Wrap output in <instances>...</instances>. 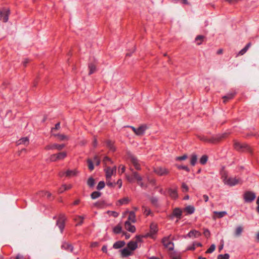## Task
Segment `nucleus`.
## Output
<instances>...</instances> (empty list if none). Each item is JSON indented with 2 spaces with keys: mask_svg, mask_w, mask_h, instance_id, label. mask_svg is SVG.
<instances>
[{
  "mask_svg": "<svg viewBox=\"0 0 259 259\" xmlns=\"http://www.w3.org/2000/svg\"><path fill=\"white\" fill-rule=\"evenodd\" d=\"M227 135V134L226 133H224L223 134L216 135L210 138L204 136H198V138L202 141L215 144L220 142L223 139L226 138Z\"/></svg>",
  "mask_w": 259,
  "mask_h": 259,
  "instance_id": "f257e3e1",
  "label": "nucleus"
},
{
  "mask_svg": "<svg viewBox=\"0 0 259 259\" xmlns=\"http://www.w3.org/2000/svg\"><path fill=\"white\" fill-rule=\"evenodd\" d=\"M233 147L234 149L239 152H250L251 150L250 147L246 143H241L235 140L233 141Z\"/></svg>",
  "mask_w": 259,
  "mask_h": 259,
  "instance_id": "f03ea898",
  "label": "nucleus"
},
{
  "mask_svg": "<svg viewBox=\"0 0 259 259\" xmlns=\"http://www.w3.org/2000/svg\"><path fill=\"white\" fill-rule=\"evenodd\" d=\"M255 193L250 191H245L243 195L244 201L245 203L252 202L255 199Z\"/></svg>",
  "mask_w": 259,
  "mask_h": 259,
  "instance_id": "7ed1b4c3",
  "label": "nucleus"
},
{
  "mask_svg": "<svg viewBox=\"0 0 259 259\" xmlns=\"http://www.w3.org/2000/svg\"><path fill=\"white\" fill-rule=\"evenodd\" d=\"M66 218L64 214L61 213L58 216V219L56 222V226H57L61 233H63L64 227H65V222L66 221Z\"/></svg>",
  "mask_w": 259,
  "mask_h": 259,
  "instance_id": "20e7f679",
  "label": "nucleus"
},
{
  "mask_svg": "<svg viewBox=\"0 0 259 259\" xmlns=\"http://www.w3.org/2000/svg\"><path fill=\"white\" fill-rule=\"evenodd\" d=\"M176 217L178 219L177 222L182 219V210L179 207L175 208L171 214L168 215V218L170 220H173Z\"/></svg>",
  "mask_w": 259,
  "mask_h": 259,
  "instance_id": "39448f33",
  "label": "nucleus"
},
{
  "mask_svg": "<svg viewBox=\"0 0 259 259\" xmlns=\"http://www.w3.org/2000/svg\"><path fill=\"white\" fill-rule=\"evenodd\" d=\"M170 235L163 237L161 240V242L163 246L168 248L169 250H173L174 249V244L172 242L169 241Z\"/></svg>",
  "mask_w": 259,
  "mask_h": 259,
  "instance_id": "423d86ee",
  "label": "nucleus"
},
{
  "mask_svg": "<svg viewBox=\"0 0 259 259\" xmlns=\"http://www.w3.org/2000/svg\"><path fill=\"white\" fill-rule=\"evenodd\" d=\"M10 14V10L9 9L3 8L0 10V20L3 22H7L8 21Z\"/></svg>",
  "mask_w": 259,
  "mask_h": 259,
  "instance_id": "0eeeda50",
  "label": "nucleus"
},
{
  "mask_svg": "<svg viewBox=\"0 0 259 259\" xmlns=\"http://www.w3.org/2000/svg\"><path fill=\"white\" fill-rule=\"evenodd\" d=\"M128 158L130 159L131 162L135 167V169L138 170H141V165L139 163V161L137 158L131 153H128Z\"/></svg>",
  "mask_w": 259,
  "mask_h": 259,
  "instance_id": "6e6552de",
  "label": "nucleus"
},
{
  "mask_svg": "<svg viewBox=\"0 0 259 259\" xmlns=\"http://www.w3.org/2000/svg\"><path fill=\"white\" fill-rule=\"evenodd\" d=\"M201 236V233L199 231L196 230H191L187 234L184 236V238H198Z\"/></svg>",
  "mask_w": 259,
  "mask_h": 259,
  "instance_id": "1a4fd4ad",
  "label": "nucleus"
},
{
  "mask_svg": "<svg viewBox=\"0 0 259 259\" xmlns=\"http://www.w3.org/2000/svg\"><path fill=\"white\" fill-rule=\"evenodd\" d=\"M65 145L63 144H53L47 145L45 149L47 150H53V149H57L59 151L61 150L63 148L65 147Z\"/></svg>",
  "mask_w": 259,
  "mask_h": 259,
  "instance_id": "9d476101",
  "label": "nucleus"
},
{
  "mask_svg": "<svg viewBox=\"0 0 259 259\" xmlns=\"http://www.w3.org/2000/svg\"><path fill=\"white\" fill-rule=\"evenodd\" d=\"M116 167L114 166L112 168H111L110 167H108L105 169V173H106V180H109L111 179V176L113 175L114 172H116Z\"/></svg>",
  "mask_w": 259,
  "mask_h": 259,
  "instance_id": "9b49d317",
  "label": "nucleus"
},
{
  "mask_svg": "<svg viewBox=\"0 0 259 259\" xmlns=\"http://www.w3.org/2000/svg\"><path fill=\"white\" fill-rule=\"evenodd\" d=\"M236 95V92L235 91H231L228 93L226 95L224 96L222 98L223 99V102L226 103L229 100H231L234 98Z\"/></svg>",
  "mask_w": 259,
  "mask_h": 259,
  "instance_id": "f8f14e48",
  "label": "nucleus"
},
{
  "mask_svg": "<svg viewBox=\"0 0 259 259\" xmlns=\"http://www.w3.org/2000/svg\"><path fill=\"white\" fill-rule=\"evenodd\" d=\"M155 172L160 176H165L169 174V170L164 167H159L156 168L154 170Z\"/></svg>",
  "mask_w": 259,
  "mask_h": 259,
  "instance_id": "ddd939ff",
  "label": "nucleus"
},
{
  "mask_svg": "<svg viewBox=\"0 0 259 259\" xmlns=\"http://www.w3.org/2000/svg\"><path fill=\"white\" fill-rule=\"evenodd\" d=\"M148 127L146 124L140 125L138 128H137L136 135L137 136H142L145 134V132Z\"/></svg>",
  "mask_w": 259,
  "mask_h": 259,
  "instance_id": "4468645a",
  "label": "nucleus"
},
{
  "mask_svg": "<svg viewBox=\"0 0 259 259\" xmlns=\"http://www.w3.org/2000/svg\"><path fill=\"white\" fill-rule=\"evenodd\" d=\"M61 248L71 252L73 250V246L71 243L64 241L61 245Z\"/></svg>",
  "mask_w": 259,
  "mask_h": 259,
  "instance_id": "2eb2a0df",
  "label": "nucleus"
},
{
  "mask_svg": "<svg viewBox=\"0 0 259 259\" xmlns=\"http://www.w3.org/2000/svg\"><path fill=\"white\" fill-rule=\"evenodd\" d=\"M124 226L126 230L131 233H135L136 231L135 226L132 225L130 221H125Z\"/></svg>",
  "mask_w": 259,
  "mask_h": 259,
  "instance_id": "dca6fc26",
  "label": "nucleus"
},
{
  "mask_svg": "<svg viewBox=\"0 0 259 259\" xmlns=\"http://www.w3.org/2000/svg\"><path fill=\"white\" fill-rule=\"evenodd\" d=\"M120 251L121 252V256L123 258L127 257L133 254L132 251H131L127 247L120 250Z\"/></svg>",
  "mask_w": 259,
  "mask_h": 259,
  "instance_id": "f3484780",
  "label": "nucleus"
},
{
  "mask_svg": "<svg viewBox=\"0 0 259 259\" xmlns=\"http://www.w3.org/2000/svg\"><path fill=\"white\" fill-rule=\"evenodd\" d=\"M77 171L75 169L74 170H67L65 172L60 173V176L62 177L64 175H65L67 177H70L72 176H75L77 175Z\"/></svg>",
  "mask_w": 259,
  "mask_h": 259,
  "instance_id": "a211bd4d",
  "label": "nucleus"
},
{
  "mask_svg": "<svg viewBox=\"0 0 259 259\" xmlns=\"http://www.w3.org/2000/svg\"><path fill=\"white\" fill-rule=\"evenodd\" d=\"M239 183L238 180L236 178H229L227 181L225 182V185H227L229 186H234L237 185Z\"/></svg>",
  "mask_w": 259,
  "mask_h": 259,
  "instance_id": "6ab92c4d",
  "label": "nucleus"
},
{
  "mask_svg": "<svg viewBox=\"0 0 259 259\" xmlns=\"http://www.w3.org/2000/svg\"><path fill=\"white\" fill-rule=\"evenodd\" d=\"M94 205L98 208H103L106 207L108 205L107 204L105 200H100L98 201L95 202L94 204Z\"/></svg>",
  "mask_w": 259,
  "mask_h": 259,
  "instance_id": "aec40b11",
  "label": "nucleus"
},
{
  "mask_svg": "<svg viewBox=\"0 0 259 259\" xmlns=\"http://www.w3.org/2000/svg\"><path fill=\"white\" fill-rule=\"evenodd\" d=\"M168 193L171 198L176 200L178 197V194L177 189H172L169 188L168 189Z\"/></svg>",
  "mask_w": 259,
  "mask_h": 259,
  "instance_id": "412c9836",
  "label": "nucleus"
},
{
  "mask_svg": "<svg viewBox=\"0 0 259 259\" xmlns=\"http://www.w3.org/2000/svg\"><path fill=\"white\" fill-rule=\"evenodd\" d=\"M127 247L132 251H134L138 248L137 241H130L127 244Z\"/></svg>",
  "mask_w": 259,
  "mask_h": 259,
  "instance_id": "4be33fe9",
  "label": "nucleus"
},
{
  "mask_svg": "<svg viewBox=\"0 0 259 259\" xmlns=\"http://www.w3.org/2000/svg\"><path fill=\"white\" fill-rule=\"evenodd\" d=\"M106 145L110 151L112 152L115 151L116 148L114 145V142L111 140H108L106 141Z\"/></svg>",
  "mask_w": 259,
  "mask_h": 259,
  "instance_id": "5701e85b",
  "label": "nucleus"
},
{
  "mask_svg": "<svg viewBox=\"0 0 259 259\" xmlns=\"http://www.w3.org/2000/svg\"><path fill=\"white\" fill-rule=\"evenodd\" d=\"M125 244L124 241H118L115 242L113 245V248L114 249H119L123 247Z\"/></svg>",
  "mask_w": 259,
  "mask_h": 259,
  "instance_id": "b1692460",
  "label": "nucleus"
},
{
  "mask_svg": "<svg viewBox=\"0 0 259 259\" xmlns=\"http://www.w3.org/2000/svg\"><path fill=\"white\" fill-rule=\"evenodd\" d=\"M89 69V75H91L96 71V65L93 63H90L88 64Z\"/></svg>",
  "mask_w": 259,
  "mask_h": 259,
  "instance_id": "393cba45",
  "label": "nucleus"
},
{
  "mask_svg": "<svg viewBox=\"0 0 259 259\" xmlns=\"http://www.w3.org/2000/svg\"><path fill=\"white\" fill-rule=\"evenodd\" d=\"M131 170L132 171V176L134 180H137L138 182H141L142 180V178L140 176L139 174L134 170L133 168H130Z\"/></svg>",
  "mask_w": 259,
  "mask_h": 259,
  "instance_id": "a878e982",
  "label": "nucleus"
},
{
  "mask_svg": "<svg viewBox=\"0 0 259 259\" xmlns=\"http://www.w3.org/2000/svg\"><path fill=\"white\" fill-rule=\"evenodd\" d=\"M126 221H130L131 223H133L136 222V214L134 211H130L128 219Z\"/></svg>",
  "mask_w": 259,
  "mask_h": 259,
  "instance_id": "bb28decb",
  "label": "nucleus"
},
{
  "mask_svg": "<svg viewBox=\"0 0 259 259\" xmlns=\"http://www.w3.org/2000/svg\"><path fill=\"white\" fill-rule=\"evenodd\" d=\"M251 42H248V44H247L244 47V48H243L238 52L237 56H241L244 55L247 51L249 47L251 46Z\"/></svg>",
  "mask_w": 259,
  "mask_h": 259,
  "instance_id": "cd10ccee",
  "label": "nucleus"
},
{
  "mask_svg": "<svg viewBox=\"0 0 259 259\" xmlns=\"http://www.w3.org/2000/svg\"><path fill=\"white\" fill-rule=\"evenodd\" d=\"M184 210L186 211L188 214H191L194 212L195 208L192 205H188L184 209Z\"/></svg>",
  "mask_w": 259,
  "mask_h": 259,
  "instance_id": "c85d7f7f",
  "label": "nucleus"
},
{
  "mask_svg": "<svg viewBox=\"0 0 259 259\" xmlns=\"http://www.w3.org/2000/svg\"><path fill=\"white\" fill-rule=\"evenodd\" d=\"M150 232L153 235L156 234L158 232L157 226L156 224L152 223L150 226Z\"/></svg>",
  "mask_w": 259,
  "mask_h": 259,
  "instance_id": "c756f323",
  "label": "nucleus"
},
{
  "mask_svg": "<svg viewBox=\"0 0 259 259\" xmlns=\"http://www.w3.org/2000/svg\"><path fill=\"white\" fill-rule=\"evenodd\" d=\"M204 38L205 36L204 35H199L196 37L195 41L197 45L199 46L202 43Z\"/></svg>",
  "mask_w": 259,
  "mask_h": 259,
  "instance_id": "7c9ffc66",
  "label": "nucleus"
},
{
  "mask_svg": "<svg viewBox=\"0 0 259 259\" xmlns=\"http://www.w3.org/2000/svg\"><path fill=\"white\" fill-rule=\"evenodd\" d=\"M197 161V155L195 153H193L191 155V157H190L191 165L192 166H194L196 164Z\"/></svg>",
  "mask_w": 259,
  "mask_h": 259,
  "instance_id": "2f4dec72",
  "label": "nucleus"
},
{
  "mask_svg": "<svg viewBox=\"0 0 259 259\" xmlns=\"http://www.w3.org/2000/svg\"><path fill=\"white\" fill-rule=\"evenodd\" d=\"M113 232L115 234H119L122 232V227L120 224L117 225L113 228Z\"/></svg>",
  "mask_w": 259,
  "mask_h": 259,
  "instance_id": "473e14b6",
  "label": "nucleus"
},
{
  "mask_svg": "<svg viewBox=\"0 0 259 259\" xmlns=\"http://www.w3.org/2000/svg\"><path fill=\"white\" fill-rule=\"evenodd\" d=\"M84 219V217L83 216L77 215L75 219L74 220L76 221H78V222L77 223L76 226H80L83 223V220Z\"/></svg>",
  "mask_w": 259,
  "mask_h": 259,
  "instance_id": "72a5a7b5",
  "label": "nucleus"
},
{
  "mask_svg": "<svg viewBox=\"0 0 259 259\" xmlns=\"http://www.w3.org/2000/svg\"><path fill=\"white\" fill-rule=\"evenodd\" d=\"M58 160H63L67 156L66 152L63 151L57 153Z\"/></svg>",
  "mask_w": 259,
  "mask_h": 259,
  "instance_id": "f704fd0d",
  "label": "nucleus"
},
{
  "mask_svg": "<svg viewBox=\"0 0 259 259\" xmlns=\"http://www.w3.org/2000/svg\"><path fill=\"white\" fill-rule=\"evenodd\" d=\"M102 193L99 191H94L91 194V197L92 199H95L101 196Z\"/></svg>",
  "mask_w": 259,
  "mask_h": 259,
  "instance_id": "c9c22d12",
  "label": "nucleus"
},
{
  "mask_svg": "<svg viewBox=\"0 0 259 259\" xmlns=\"http://www.w3.org/2000/svg\"><path fill=\"white\" fill-rule=\"evenodd\" d=\"M213 213L215 215H217V217L218 218H222L227 214V213L226 211H215L213 212Z\"/></svg>",
  "mask_w": 259,
  "mask_h": 259,
  "instance_id": "e433bc0d",
  "label": "nucleus"
},
{
  "mask_svg": "<svg viewBox=\"0 0 259 259\" xmlns=\"http://www.w3.org/2000/svg\"><path fill=\"white\" fill-rule=\"evenodd\" d=\"M18 144H24V145H27L29 143V139L27 137H24L22 138H21L18 141Z\"/></svg>",
  "mask_w": 259,
  "mask_h": 259,
  "instance_id": "4c0bfd02",
  "label": "nucleus"
},
{
  "mask_svg": "<svg viewBox=\"0 0 259 259\" xmlns=\"http://www.w3.org/2000/svg\"><path fill=\"white\" fill-rule=\"evenodd\" d=\"M208 157L207 155H203L200 158L199 162L201 164L204 165L206 163V162L208 160Z\"/></svg>",
  "mask_w": 259,
  "mask_h": 259,
  "instance_id": "58836bf2",
  "label": "nucleus"
},
{
  "mask_svg": "<svg viewBox=\"0 0 259 259\" xmlns=\"http://www.w3.org/2000/svg\"><path fill=\"white\" fill-rule=\"evenodd\" d=\"M175 166L178 169H183L187 172H189L190 171V168L186 165H181L176 164H175Z\"/></svg>",
  "mask_w": 259,
  "mask_h": 259,
  "instance_id": "ea45409f",
  "label": "nucleus"
},
{
  "mask_svg": "<svg viewBox=\"0 0 259 259\" xmlns=\"http://www.w3.org/2000/svg\"><path fill=\"white\" fill-rule=\"evenodd\" d=\"M150 202L152 205L158 206V199L156 197H151L150 199Z\"/></svg>",
  "mask_w": 259,
  "mask_h": 259,
  "instance_id": "a19ab883",
  "label": "nucleus"
},
{
  "mask_svg": "<svg viewBox=\"0 0 259 259\" xmlns=\"http://www.w3.org/2000/svg\"><path fill=\"white\" fill-rule=\"evenodd\" d=\"M54 136L58 137V138L60 141L68 140V137L63 134H55V135H54Z\"/></svg>",
  "mask_w": 259,
  "mask_h": 259,
  "instance_id": "79ce46f5",
  "label": "nucleus"
},
{
  "mask_svg": "<svg viewBox=\"0 0 259 259\" xmlns=\"http://www.w3.org/2000/svg\"><path fill=\"white\" fill-rule=\"evenodd\" d=\"M95 184V180L94 179V178L92 177H90L88 179V181H87L88 185L90 187L92 188L94 186Z\"/></svg>",
  "mask_w": 259,
  "mask_h": 259,
  "instance_id": "37998d69",
  "label": "nucleus"
},
{
  "mask_svg": "<svg viewBox=\"0 0 259 259\" xmlns=\"http://www.w3.org/2000/svg\"><path fill=\"white\" fill-rule=\"evenodd\" d=\"M88 165V168L90 171H92L94 169V165L93 164V162L92 160L89 158L87 160Z\"/></svg>",
  "mask_w": 259,
  "mask_h": 259,
  "instance_id": "c03bdc74",
  "label": "nucleus"
},
{
  "mask_svg": "<svg viewBox=\"0 0 259 259\" xmlns=\"http://www.w3.org/2000/svg\"><path fill=\"white\" fill-rule=\"evenodd\" d=\"M243 229L241 226H238L235 230V235L237 236H240L243 231Z\"/></svg>",
  "mask_w": 259,
  "mask_h": 259,
  "instance_id": "a18cd8bd",
  "label": "nucleus"
},
{
  "mask_svg": "<svg viewBox=\"0 0 259 259\" xmlns=\"http://www.w3.org/2000/svg\"><path fill=\"white\" fill-rule=\"evenodd\" d=\"M215 249V245L214 244H212L210 245V246L207 249L206 251V253H211L213 252Z\"/></svg>",
  "mask_w": 259,
  "mask_h": 259,
  "instance_id": "49530a36",
  "label": "nucleus"
},
{
  "mask_svg": "<svg viewBox=\"0 0 259 259\" xmlns=\"http://www.w3.org/2000/svg\"><path fill=\"white\" fill-rule=\"evenodd\" d=\"M105 185V184L104 181H100L99 182L96 188L98 190H100L104 188Z\"/></svg>",
  "mask_w": 259,
  "mask_h": 259,
  "instance_id": "de8ad7c7",
  "label": "nucleus"
},
{
  "mask_svg": "<svg viewBox=\"0 0 259 259\" xmlns=\"http://www.w3.org/2000/svg\"><path fill=\"white\" fill-rule=\"evenodd\" d=\"M230 255L228 253H225L224 254H219L217 259H229Z\"/></svg>",
  "mask_w": 259,
  "mask_h": 259,
  "instance_id": "09e8293b",
  "label": "nucleus"
},
{
  "mask_svg": "<svg viewBox=\"0 0 259 259\" xmlns=\"http://www.w3.org/2000/svg\"><path fill=\"white\" fill-rule=\"evenodd\" d=\"M188 158V156L187 154H184L181 156H178L176 157V161H182L186 160Z\"/></svg>",
  "mask_w": 259,
  "mask_h": 259,
  "instance_id": "8fccbe9b",
  "label": "nucleus"
},
{
  "mask_svg": "<svg viewBox=\"0 0 259 259\" xmlns=\"http://www.w3.org/2000/svg\"><path fill=\"white\" fill-rule=\"evenodd\" d=\"M228 177V175H227V173L226 171H224L222 174V177H221V179H222V181L223 182L225 183V182H226L227 180L228 179L227 178Z\"/></svg>",
  "mask_w": 259,
  "mask_h": 259,
  "instance_id": "3c124183",
  "label": "nucleus"
},
{
  "mask_svg": "<svg viewBox=\"0 0 259 259\" xmlns=\"http://www.w3.org/2000/svg\"><path fill=\"white\" fill-rule=\"evenodd\" d=\"M118 201L121 205H122V204H127L129 201V200H128V198L125 197V198H123L122 199L119 200Z\"/></svg>",
  "mask_w": 259,
  "mask_h": 259,
  "instance_id": "603ef678",
  "label": "nucleus"
},
{
  "mask_svg": "<svg viewBox=\"0 0 259 259\" xmlns=\"http://www.w3.org/2000/svg\"><path fill=\"white\" fill-rule=\"evenodd\" d=\"M195 242H194L193 244L191 245H189L187 246L186 250H191V251H194L195 250Z\"/></svg>",
  "mask_w": 259,
  "mask_h": 259,
  "instance_id": "864d4df0",
  "label": "nucleus"
},
{
  "mask_svg": "<svg viewBox=\"0 0 259 259\" xmlns=\"http://www.w3.org/2000/svg\"><path fill=\"white\" fill-rule=\"evenodd\" d=\"M203 234L206 238H209L210 236V232L207 228L203 229Z\"/></svg>",
  "mask_w": 259,
  "mask_h": 259,
  "instance_id": "5fc2aeb1",
  "label": "nucleus"
},
{
  "mask_svg": "<svg viewBox=\"0 0 259 259\" xmlns=\"http://www.w3.org/2000/svg\"><path fill=\"white\" fill-rule=\"evenodd\" d=\"M171 2L177 3L180 2L181 4L189 5L190 4L187 0H171Z\"/></svg>",
  "mask_w": 259,
  "mask_h": 259,
  "instance_id": "6e6d98bb",
  "label": "nucleus"
},
{
  "mask_svg": "<svg viewBox=\"0 0 259 259\" xmlns=\"http://www.w3.org/2000/svg\"><path fill=\"white\" fill-rule=\"evenodd\" d=\"M50 159L51 161L54 162L58 160L57 154H52L50 156Z\"/></svg>",
  "mask_w": 259,
  "mask_h": 259,
  "instance_id": "4d7b16f0",
  "label": "nucleus"
},
{
  "mask_svg": "<svg viewBox=\"0 0 259 259\" xmlns=\"http://www.w3.org/2000/svg\"><path fill=\"white\" fill-rule=\"evenodd\" d=\"M182 188L183 189V192H187L189 190L188 186L185 183H182Z\"/></svg>",
  "mask_w": 259,
  "mask_h": 259,
  "instance_id": "13d9d810",
  "label": "nucleus"
},
{
  "mask_svg": "<svg viewBox=\"0 0 259 259\" xmlns=\"http://www.w3.org/2000/svg\"><path fill=\"white\" fill-rule=\"evenodd\" d=\"M107 185L109 187L114 188L116 186L115 183H112L110 182V180H107L106 182Z\"/></svg>",
  "mask_w": 259,
  "mask_h": 259,
  "instance_id": "bf43d9fd",
  "label": "nucleus"
},
{
  "mask_svg": "<svg viewBox=\"0 0 259 259\" xmlns=\"http://www.w3.org/2000/svg\"><path fill=\"white\" fill-rule=\"evenodd\" d=\"M94 160L96 165H99L100 164V160L97 155H95L94 157Z\"/></svg>",
  "mask_w": 259,
  "mask_h": 259,
  "instance_id": "052dcab7",
  "label": "nucleus"
},
{
  "mask_svg": "<svg viewBox=\"0 0 259 259\" xmlns=\"http://www.w3.org/2000/svg\"><path fill=\"white\" fill-rule=\"evenodd\" d=\"M126 178L127 180L130 183H133L134 181V179L133 178L132 175H126Z\"/></svg>",
  "mask_w": 259,
  "mask_h": 259,
  "instance_id": "680f3d73",
  "label": "nucleus"
},
{
  "mask_svg": "<svg viewBox=\"0 0 259 259\" xmlns=\"http://www.w3.org/2000/svg\"><path fill=\"white\" fill-rule=\"evenodd\" d=\"M135 237H136V241H137V243L138 242H143L142 238H143V236H142V235H136Z\"/></svg>",
  "mask_w": 259,
  "mask_h": 259,
  "instance_id": "e2e57ef3",
  "label": "nucleus"
},
{
  "mask_svg": "<svg viewBox=\"0 0 259 259\" xmlns=\"http://www.w3.org/2000/svg\"><path fill=\"white\" fill-rule=\"evenodd\" d=\"M15 259H29V257L26 258L23 255H21L20 254H18Z\"/></svg>",
  "mask_w": 259,
  "mask_h": 259,
  "instance_id": "0e129e2a",
  "label": "nucleus"
},
{
  "mask_svg": "<svg viewBox=\"0 0 259 259\" xmlns=\"http://www.w3.org/2000/svg\"><path fill=\"white\" fill-rule=\"evenodd\" d=\"M224 247V241L222 240L221 241L220 245L219 246V251L220 252Z\"/></svg>",
  "mask_w": 259,
  "mask_h": 259,
  "instance_id": "69168bd1",
  "label": "nucleus"
},
{
  "mask_svg": "<svg viewBox=\"0 0 259 259\" xmlns=\"http://www.w3.org/2000/svg\"><path fill=\"white\" fill-rule=\"evenodd\" d=\"M256 133H247L245 135V137L246 138H248V137H255L256 136Z\"/></svg>",
  "mask_w": 259,
  "mask_h": 259,
  "instance_id": "338daca9",
  "label": "nucleus"
},
{
  "mask_svg": "<svg viewBox=\"0 0 259 259\" xmlns=\"http://www.w3.org/2000/svg\"><path fill=\"white\" fill-rule=\"evenodd\" d=\"M144 214L146 215V216H148L151 213V210L150 209H148L147 208H145V210H144Z\"/></svg>",
  "mask_w": 259,
  "mask_h": 259,
  "instance_id": "774afa93",
  "label": "nucleus"
}]
</instances>
